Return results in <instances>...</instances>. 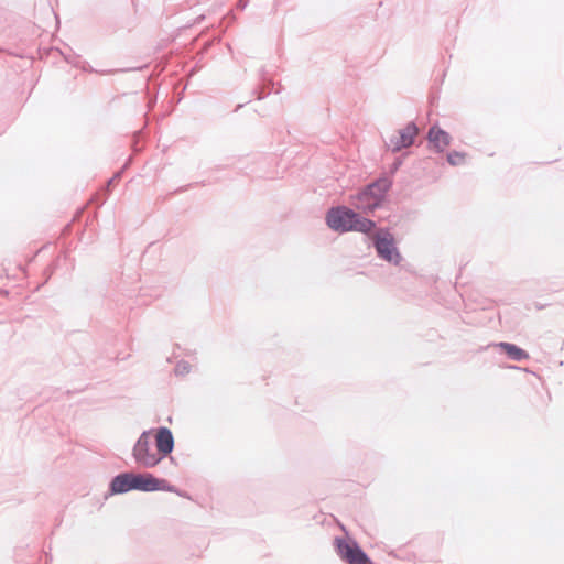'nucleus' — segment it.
Returning <instances> with one entry per match:
<instances>
[{"label":"nucleus","mask_w":564,"mask_h":564,"mask_svg":"<svg viewBox=\"0 0 564 564\" xmlns=\"http://www.w3.org/2000/svg\"><path fill=\"white\" fill-rule=\"evenodd\" d=\"M174 449V437L170 429L159 427L143 431L132 447V458L142 468H153Z\"/></svg>","instance_id":"nucleus-1"},{"label":"nucleus","mask_w":564,"mask_h":564,"mask_svg":"<svg viewBox=\"0 0 564 564\" xmlns=\"http://www.w3.org/2000/svg\"><path fill=\"white\" fill-rule=\"evenodd\" d=\"M327 226L337 232L359 231L370 232L375 229V221L360 216L346 206L330 208L325 217Z\"/></svg>","instance_id":"nucleus-2"},{"label":"nucleus","mask_w":564,"mask_h":564,"mask_svg":"<svg viewBox=\"0 0 564 564\" xmlns=\"http://www.w3.org/2000/svg\"><path fill=\"white\" fill-rule=\"evenodd\" d=\"M389 187L390 182L386 178L373 182L354 196L351 203L364 213L373 212L383 202Z\"/></svg>","instance_id":"nucleus-3"},{"label":"nucleus","mask_w":564,"mask_h":564,"mask_svg":"<svg viewBox=\"0 0 564 564\" xmlns=\"http://www.w3.org/2000/svg\"><path fill=\"white\" fill-rule=\"evenodd\" d=\"M373 245L381 259L393 264L400 263L401 254L398 251L391 232L384 229L378 230L373 236Z\"/></svg>","instance_id":"nucleus-4"},{"label":"nucleus","mask_w":564,"mask_h":564,"mask_svg":"<svg viewBox=\"0 0 564 564\" xmlns=\"http://www.w3.org/2000/svg\"><path fill=\"white\" fill-rule=\"evenodd\" d=\"M335 543L340 557L349 564H369L368 556L355 541L336 539Z\"/></svg>","instance_id":"nucleus-5"},{"label":"nucleus","mask_w":564,"mask_h":564,"mask_svg":"<svg viewBox=\"0 0 564 564\" xmlns=\"http://www.w3.org/2000/svg\"><path fill=\"white\" fill-rule=\"evenodd\" d=\"M132 486L133 490H140V491H156V490H163V491H170L174 492L175 489L173 486H171L166 480L155 478L151 474H133Z\"/></svg>","instance_id":"nucleus-6"},{"label":"nucleus","mask_w":564,"mask_h":564,"mask_svg":"<svg viewBox=\"0 0 564 564\" xmlns=\"http://www.w3.org/2000/svg\"><path fill=\"white\" fill-rule=\"evenodd\" d=\"M417 128L414 123H409L405 128L399 131L398 135L389 139L388 145L393 152H398L403 148L410 147L415 137L417 135Z\"/></svg>","instance_id":"nucleus-7"},{"label":"nucleus","mask_w":564,"mask_h":564,"mask_svg":"<svg viewBox=\"0 0 564 564\" xmlns=\"http://www.w3.org/2000/svg\"><path fill=\"white\" fill-rule=\"evenodd\" d=\"M427 140L436 151L442 152L449 145L451 135L438 127H432L427 133Z\"/></svg>","instance_id":"nucleus-8"},{"label":"nucleus","mask_w":564,"mask_h":564,"mask_svg":"<svg viewBox=\"0 0 564 564\" xmlns=\"http://www.w3.org/2000/svg\"><path fill=\"white\" fill-rule=\"evenodd\" d=\"M133 473H122L117 475L110 482V494L119 495L133 490Z\"/></svg>","instance_id":"nucleus-9"},{"label":"nucleus","mask_w":564,"mask_h":564,"mask_svg":"<svg viewBox=\"0 0 564 564\" xmlns=\"http://www.w3.org/2000/svg\"><path fill=\"white\" fill-rule=\"evenodd\" d=\"M498 346L501 349H503L507 352V355L513 360L520 361L529 357V355L523 349L519 348L513 344L500 343Z\"/></svg>","instance_id":"nucleus-10"},{"label":"nucleus","mask_w":564,"mask_h":564,"mask_svg":"<svg viewBox=\"0 0 564 564\" xmlns=\"http://www.w3.org/2000/svg\"><path fill=\"white\" fill-rule=\"evenodd\" d=\"M447 161L451 165H460L465 163V154L462 152H452L447 155Z\"/></svg>","instance_id":"nucleus-11"},{"label":"nucleus","mask_w":564,"mask_h":564,"mask_svg":"<svg viewBox=\"0 0 564 564\" xmlns=\"http://www.w3.org/2000/svg\"><path fill=\"white\" fill-rule=\"evenodd\" d=\"M191 369H192V366L189 362H187L185 360H181L177 362V365L175 367V372L178 376H185V375L189 373Z\"/></svg>","instance_id":"nucleus-12"}]
</instances>
